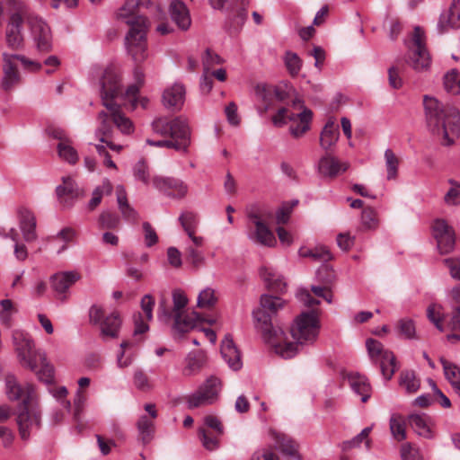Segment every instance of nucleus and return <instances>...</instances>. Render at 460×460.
<instances>
[{
    "instance_id": "44",
    "label": "nucleus",
    "mask_w": 460,
    "mask_h": 460,
    "mask_svg": "<svg viewBox=\"0 0 460 460\" xmlns=\"http://www.w3.org/2000/svg\"><path fill=\"white\" fill-rule=\"evenodd\" d=\"M137 427L138 430V436L140 440L144 444L149 443L155 433V422L147 415H142L139 417Z\"/></svg>"
},
{
    "instance_id": "12",
    "label": "nucleus",
    "mask_w": 460,
    "mask_h": 460,
    "mask_svg": "<svg viewBox=\"0 0 460 460\" xmlns=\"http://www.w3.org/2000/svg\"><path fill=\"white\" fill-rule=\"evenodd\" d=\"M224 434V427L221 420L215 415L209 414L204 417V425L199 428L198 435L202 446L208 451H214L219 447V438Z\"/></svg>"
},
{
    "instance_id": "34",
    "label": "nucleus",
    "mask_w": 460,
    "mask_h": 460,
    "mask_svg": "<svg viewBox=\"0 0 460 460\" xmlns=\"http://www.w3.org/2000/svg\"><path fill=\"white\" fill-rule=\"evenodd\" d=\"M260 276L269 289L276 292H283L285 290L286 282L276 270L263 266L260 269Z\"/></svg>"
},
{
    "instance_id": "22",
    "label": "nucleus",
    "mask_w": 460,
    "mask_h": 460,
    "mask_svg": "<svg viewBox=\"0 0 460 460\" xmlns=\"http://www.w3.org/2000/svg\"><path fill=\"white\" fill-rule=\"evenodd\" d=\"M270 435L275 448L286 457V460H303L299 453V446L293 438L277 431H271Z\"/></svg>"
},
{
    "instance_id": "59",
    "label": "nucleus",
    "mask_w": 460,
    "mask_h": 460,
    "mask_svg": "<svg viewBox=\"0 0 460 460\" xmlns=\"http://www.w3.org/2000/svg\"><path fill=\"white\" fill-rule=\"evenodd\" d=\"M448 183L452 186L446 193L444 200L447 205L453 206L460 203V183L453 179L448 180Z\"/></svg>"
},
{
    "instance_id": "38",
    "label": "nucleus",
    "mask_w": 460,
    "mask_h": 460,
    "mask_svg": "<svg viewBox=\"0 0 460 460\" xmlns=\"http://www.w3.org/2000/svg\"><path fill=\"white\" fill-rule=\"evenodd\" d=\"M121 325V320L118 313L108 315L100 324L102 338H116Z\"/></svg>"
},
{
    "instance_id": "19",
    "label": "nucleus",
    "mask_w": 460,
    "mask_h": 460,
    "mask_svg": "<svg viewBox=\"0 0 460 460\" xmlns=\"http://www.w3.org/2000/svg\"><path fill=\"white\" fill-rule=\"evenodd\" d=\"M432 228L440 253L452 252L455 247V232L453 228L443 219L435 220Z\"/></svg>"
},
{
    "instance_id": "63",
    "label": "nucleus",
    "mask_w": 460,
    "mask_h": 460,
    "mask_svg": "<svg viewBox=\"0 0 460 460\" xmlns=\"http://www.w3.org/2000/svg\"><path fill=\"white\" fill-rule=\"evenodd\" d=\"M401 456L402 460H423L420 450L412 447L410 443L402 445Z\"/></svg>"
},
{
    "instance_id": "55",
    "label": "nucleus",
    "mask_w": 460,
    "mask_h": 460,
    "mask_svg": "<svg viewBox=\"0 0 460 460\" xmlns=\"http://www.w3.org/2000/svg\"><path fill=\"white\" fill-rule=\"evenodd\" d=\"M285 65L292 76H296L301 70L302 60L294 52L288 51L285 54Z\"/></svg>"
},
{
    "instance_id": "36",
    "label": "nucleus",
    "mask_w": 460,
    "mask_h": 460,
    "mask_svg": "<svg viewBox=\"0 0 460 460\" xmlns=\"http://www.w3.org/2000/svg\"><path fill=\"white\" fill-rule=\"evenodd\" d=\"M348 378L352 391L361 396L362 402H366L371 396V386L367 377L358 373H351Z\"/></svg>"
},
{
    "instance_id": "58",
    "label": "nucleus",
    "mask_w": 460,
    "mask_h": 460,
    "mask_svg": "<svg viewBox=\"0 0 460 460\" xmlns=\"http://www.w3.org/2000/svg\"><path fill=\"white\" fill-rule=\"evenodd\" d=\"M179 221L181 222V226L187 234H190L192 232H196V227L198 225L196 214L190 211L183 212L180 216Z\"/></svg>"
},
{
    "instance_id": "57",
    "label": "nucleus",
    "mask_w": 460,
    "mask_h": 460,
    "mask_svg": "<svg viewBox=\"0 0 460 460\" xmlns=\"http://www.w3.org/2000/svg\"><path fill=\"white\" fill-rule=\"evenodd\" d=\"M296 113L289 111L288 108L279 109L276 115L272 117V122L277 127H281L288 123V121L296 122Z\"/></svg>"
},
{
    "instance_id": "62",
    "label": "nucleus",
    "mask_w": 460,
    "mask_h": 460,
    "mask_svg": "<svg viewBox=\"0 0 460 460\" xmlns=\"http://www.w3.org/2000/svg\"><path fill=\"white\" fill-rule=\"evenodd\" d=\"M250 460H280V458L279 455L273 451L272 447H266L255 450Z\"/></svg>"
},
{
    "instance_id": "35",
    "label": "nucleus",
    "mask_w": 460,
    "mask_h": 460,
    "mask_svg": "<svg viewBox=\"0 0 460 460\" xmlns=\"http://www.w3.org/2000/svg\"><path fill=\"white\" fill-rule=\"evenodd\" d=\"M340 137L339 126L330 118L320 134V146L324 150H329L336 145Z\"/></svg>"
},
{
    "instance_id": "24",
    "label": "nucleus",
    "mask_w": 460,
    "mask_h": 460,
    "mask_svg": "<svg viewBox=\"0 0 460 460\" xmlns=\"http://www.w3.org/2000/svg\"><path fill=\"white\" fill-rule=\"evenodd\" d=\"M97 119L99 125L96 128L95 135L99 140L102 143H105L107 146H109L113 151H121L123 149V146L116 145L111 140L113 131L112 125L116 126L111 115H109L106 111H100Z\"/></svg>"
},
{
    "instance_id": "14",
    "label": "nucleus",
    "mask_w": 460,
    "mask_h": 460,
    "mask_svg": "<svg viewBox=\"0 0 460 460\" xmlns=\"http://www.w3.org/2000/svg\"><path fill=\"white\" fill-rule=\"evenodd\" d=\"M25 17L37 49L42 52L51 50L52 34L49 25L41 18L31 13L29 11L28 16Z\"/></svg>"
},
{
    "instance_id": "37",
    "label": "nucleus",
    "mask_w": 460,
    "mask_h": 460,
    "mask_svg": "<svg viewBox=\"0 0 460 460\" xmlns=\"http://www.w3.org/2000/svg\"><path fill=\"white\" fill-rule=\"evenodd\" d=\"M249 238L264 246L272 247L276 244L274 234L264 223L256 222L254 233L250 234Z\"/></svg>"
},
{
    "instance_id": "45",
    "label": "nucleus",
    "mask_w": 460,
    "mask_h": 460,
    "mask_svg": "<svg viewBox=\"0 0 460 460\" xmlns=\"http://www.w3.org/2000/svg\"><path fill=\"white\" fill-rule=\"evenodd\" d=\"M440 363L447 380L451 384L455 390L460 386V367L456 364L449 362L445 358H440Z\"/></svg>"
},
{
    "instance_id": "16",
    "label": "nucleus",
    "mask_w": 460,
    "mask_h": 460,
    "mask_svg": "<svg viewBox=\"0 0 460 460\" xmlns=\"http://www.w3.org/2000/svg\"><path fill=\"white\" fill-rule=\"evenodd\" d=\"M151 126L153 131L162 137L182 135L186 131H190L187 120L181 117L171 119L165 117L156 118L153 120Z\"/></svg>"
},
{
    "instance_id": "61",
    "label": "nucleus",
    "mask_w": 460,
    "mask_h": 460,
    "mask_svg": "<svg viewBox=\"0 0 460 460\" xmlns=\"http://www.w3.org/2000/svg\"><path fill=\"white\" fill-rule=\"evenodd\" d=\"M98 223L101 228L113 229L119 226V218L116 214L103 211L99 217Z\"/></svg>"
},
{
    "instance_id": "21",
    "label": "nucleus",
    "mask_w": 460,
    "mask_h": 460,
    "mask_svg": "<svg viewBox=\"0 0 460 460\" xmlns=\"http://www.w3.org/2000/svg\"><path fill=\"white\" fill-rule=\"evenodd\" d=\"M56 193L59 203L65 208H72L75 201L83 195V191L69 176L62 178V184L56 188Z\"/></svg>"
},
{
    "instance_id": "11",
    "label": "nucleus",
    "mask_w": 460,
    "mask_h": 460,
    "mask_svg": "<svg viewBox=\"0 0 460 460\" xmlns=\"http://www.w3.org/2000/svg\"><path fill=\"white\" fill-rule=\"evenodd\" d=\"M221 389L222 384L219 378L214 376L208 377L196 392L188 396V407L194 409L213 404L217 401Z\"/></svg>"
},
{
    "instance_id": "1",
    "label": "nucleus",
    "mask_w": 460,
    "mask_h": 460,
    "mask_svg": "<svg viewBox=\"0 0 460 460\" xmlns=\"http://www.w3.org/2000/svg\"><path fill=\"white\" fill-rule=\"evenodd\" d=\"M6 395L11 401H21L16 408V423L20 438L28 441L31 434L41 427L39 396L31 384L21 385L13 375L5 377Z\"/></svg>"
},
{
    "instance_id": "30",
    "label": "nucleus",
    "mask_w": 460,
    "mask_h": 460,
    "mask_svg": "<svg viewBox=\"0 0 460 460\" xmlns=\"http://www.w3.org/2000/svg\"><path fill=\"white\" fill-rule=\"evenodd\" d=\"M172 318H173L172 328L179 333H185L196 329L201 323L200 315L194 311L183 312L172 316Z\"/></svg>"
},
{
    "instance_id": "50",
    "label": "nucleus",
    "mask_w": 460,
    "mask_h": 460,
    "mask_svg": "<svg viewBox=\"0 0 460 460\" xmlns=\"http://www.w3.org/2000/svg\"><path fill=\"white\" fill-rule=\"evenodd\" d=\"M372 429L373 425L363 429L359 434L344 443L345 448L358 447L361 443L364 442L366 448L369 450L371 448V439L369 438V434Z\"/></svg>"
},
{
    "instance_id": "40",
    "label": "nucleus",
    "mask_w": 460,
    "mask_h": 460,
    "mask_svg": "<svg viewBox=\"0 0 460 460\" xmlns=\"http://www.w3.org/2000/svg\"><path fill=\"white\" fill-rule=\"evenodd\" d=\"M256 93L259 98L266 102L264 111L270 109V102L272 100V96H274L278 101H283L285 99V93L272 85H258L256 88Z\"/></svg>"
},
{
    "instance_id": "42",
    "label": "nucleus",
    "mask_w": 460,
    "mask_h": 460,
    "mask_svg": "<svg viewBox=\"0 0 460 460\" xmlns=\"http://www.w3.org/2000/svg\"><path fill=\"white\" fill-rule=\"evenodd\" d=\"M170 139H164L166 148L174 149L179 152L187 153L190 145V131H186L182 135L176 134L169 136Z\"/></svg>"
},
{
    "instance_id": "6",
    "label": "nucleus",
    "mask_w": 460,
    "mask_h": 460,
    "mask_svg": "<svg viewBox=\"0 0 460 460\" xmlns=\"http://www.w3.org/2000/svg\"><path fill=\"white\" fill-rule=\"evenodd\" d=\"M319 329L318 314L314 309L301 313L294 320L290 332L293 339L296 341V342H292V344L297 347V352L302 345L313 343L316 340ZM281 343H291V341H287L284 336Z\"/></svg>"
},
{
    "instance_id": "43",
    "label": "nucleus",
    "mask_w": 460,
    "mask_h": 460,
    "mask_svg": "<svg viewBox=\"0 0 460 460\" xmlns=\"http://www.w3.org/2000/svg\"><path fill=\"white\" fill-rule=\"evenodd\" d=\"M38 378L46 383L50 384L54 379V367L47 360L46 355L43 352L40 354L37 360V369L33 371Z\"/></svg>"
},
{
    "instance_id": "20",
    "label": "nucleus",
    "mask_w": 460,
    "mask_h": 460,
    "mask_svg": "<svg viewBox=\"0 0 460 460\" xmlns=\"http://www.w3.org/2000/svg\"><path fill=\"white\" fill-rule=\"evenodd\" d=\"M172 303L173 307L172 312L165 306V301L162 299L159 303L157 311V318L164 323H169L172 316L180 314L185 311L188 304V298L183 291L175 289L172 291Z\"/></svg>"
},
{
    "instance_id": "64",
    "label": "nucleus",
    "mask_w": 460,
    "mask_h": 460,
    "mask_svg": "<svg viewBox=\"0 0 460 460\" xmlns=\"http://www.w3.org/2000/svg\"><path fill=\"white\" fill-rule=\"evenodd\" d=\"M134 385L142 391H147L152 388L149 378L142 370H136L133 376Z\"/></svg>"
},
{
    "instance_id": "41",
    "label": "nucleus",
    "mask_w": 460,
    "mask_h": 460,
    "mask_svg": "<svg viewBox=\"0 0 460 460\" xmlns=\"http://www.w3.org/2000/svg\"><path fill=\"white\" fill-rule=\"evenodd\" d=\"M450 298L454 305V309L448 326L452 331L460 332V284L451 289Z\"/></svg>"
},
{
    "instance_id": "49",
    "label": "nucleus",
    "mask_w": 460,
    "mask_h": 460,
    "mask_svg": "<svg viewBox=\"0 0 460 460\" xmlns=\"http://www.w3.org/2000/svg\"><path fill=\"white\" fill-rule=\"evenodd\" d=\"M386 168V178L387 180H395L398 175V168L400 164V159L394 153L392 149H386L384 154Z\"/></svg>"
},
{
    "instance_id": "54",
    "label": "nucleus",
    "mask_w": 460,
    "mask_h": 460,
    "mask_svg": "<svg viewBox=\"0 0 460 460\" xmlns=\"http://www.w3.org/2000/svg\"><path fill=\"white\" fill-rule=\"evenodd\" d=\"M217 302L215 290L211 288H206L201 290L198 296V306L200 308H210Z\"/></svg>"
},
{
    "instance_id": "5",
    "label": "nucleus",
    "mask_w": 460,
    "mask_h": 460,
    "mask_svg": "<svg viewBox=\"0 0 460 460\" xmlns=\"http://www.w3.org/2000/svg\"><path fill=\"white\" fill-rule=\"evenodd\" d=\"M101 99L106 112L111 115L118 129L129 135L133 132L132 121L121 112L120 105L115 100L122 94L120 75L113 66L107 67L101 78Z\"/></svg>"
},
{
    "instance_id": "32",
    "label": "nucleus",
    "mask_w": 460,
    "mask_h": 460,
    "mask_svg": "<svg viewBox=\"0 0 460 460\" xmlns=\"http://www.w3.org/2000/svg\"><path fill=\"white\" fill-rule=\"evenodd\" d=\"M349 168L348 163H341L330 155L323 156L318 163V171L323 176L335 177Z\"/></svg>"
},
{
    "instance_id": "18",
    "label": "nucleus",
    "mask_w": 460,
    "mask_h": 460,
    "mask_svg": "<svg viewBox=\"0 0 460 460\" xmlns=\"http://www.w3.org/2000/svg\"><path fill=\"white\" fill-rule=\"evenodd\" d=\"M154 187L168 197L182 199L187 195L188 185L181 180L173 177L153 178Z\"/></svg>"
},
{
    "instance_id": "33",
    "label": "nucleus",
    "mask_w": 460,
    "mask_h": 460,
    "mask_svg": "<svg viewBox=\"0 0 460 460\" xmlns=\"http://www.w3.org/2000/svg\"><path fill=\"white\" fill-rule=\"evenodd\" d=\"M172 20L181 30H187L190 26L191 19L186 4L179 0H174L170 4Z\"/></svg>"
},
{
    "instance_id": "53",
    "label": "nucleus",
    "mask_w": 460,
    "mask_h": 460,
    "mask_svg": "<svg viewBox=\"0 0 460 460\" xmlns=\"http://www.w3.org/2000/svg\"><path fill=\"white\" fill-rule=\"evenodd\" d=\"M444 86L446 91L449 93H460V78L458 72L456 69H453L445 75Z\"/></svg>"
},
{
    "instance_id": "47",
    "label": "nucleus",
    "mask_w": 460,
    "mask_h": 460,
    "mask_svg": "<svg viewBox=\"0 0 460 460\" xmlns=\"http://www.w3.org/2000/svg\"><path fill=\"white\" fill-rule=\"evenodd\" d=\"M390 430L394 439L402 441L406 438V423L402 416L393 414L390 418Z\"/></svg>"
},
{
    "instance_id": "29",
    "label": "nucleus",
    "mask_w": 460,
    "mask_h": 460,
    "mask_svg": "<svg viewBox=\"0 0 460 460\" xmlns=\"http://www.w3.org/2000/svg\"><path fill=\"white\" fill-rule=\"evenodd\" d=\"M221 355L230 368L239 370L242 366L241 354L230 335H226L221 343Z\"/></svg>"
},
{
    "instance_id": "56",
    "label": "nucleus",
    "mask_w": 460,
    "mask_h": 460,
    "mask_svg": "<svg viewBox=\"0 0 460 460\" xmlns=\"http://www.w3.org/2000/svg\"><path fill=\"white\" fill-rule=\"evenodd\" d=\"M361 222L367 229L377 228L379 224L377 212L372 208H364L361 214Z\"/></svg>"
},
{
    "instance_id": "60",
    "label": "nucleus",
    "mask_w": 460,
    "mask_h": 460,
    "mask_svg": "<svg viewBox=\"0 0 460 460\" xmlns=\"http://www.w3.org/2000/svg\"><path fill=\"white\" fill-rule=\"evenodd\" d=\"M397 327L400 331V335L405 339H416L415 324L411 319H401L398 322Z\"/></svg>"
},
{
    "instance_id": "4",
    "label": "nucleus",
    "mask_w": 460,
    "mask_h": 460,
    "mask_svg": "<svg viewBox=\"0 0 460 460\" xmlns=\"http://www.w3.org/2000/svg\"><path fill=\"white\" fill-rule=\"evenodd\" d=\"M151 0H127L118 12V17L130 26L126 36V47L136 63H142L147 58L146 31L148 22L143 16L136 15L138 5L147 6Z\"/></svg>"
},
{
    "instance_id": "2",
    "label": "nucleus",
    "mask_w": 460,
    "mask_h": 460,
    "mask_svg": "<svg viewBox=\"0 0 460 460\" xmlns=\"http://www.w3.org/2000/svg\"><path fill=\"white\" fill-rule=\"evenodd\" d=\"M261 308L253 311V319L256 328L261 332L262 337L274 351L283 358H291L297 353V347L292 343H284V332L279 327L272 324L271 317L279 310L284 308L285 301L271 295H261L260 299Z\"/></svg>"
},
{
    "instance_id": "3",
    "label": "nucleus",
    "mask_w": 460,
    "mask_h": 460,
    "mask_svg": "<svg viewBox=\"0 0 460 460\" xmlns=\"http://www.w3.org/2000/svg\"><path fill=\"white\" fill-rule=\"evenodd\" d=\"M426 124L429 131L442 138L444 146L455 143L460 136V113L451 106L444 105L437 98L423 96Z\"/></svg>"
},
{
    "instance_id": "9",
    "label": "nucleus",
    "mask_w": 460,
    "mask_h": 460,
    "mask_svg": "<svg viewBox=\"0 0 460 460\" xmlns=\"http://www.w3.org/2000/svg\"><path fill=\"white\" fill-rule=\"evenodd\" d=\"M366 347L371 361L379 365L383 376L386 380L391 379L397 369L394 353L385 349L380 341L371 338L366 341Z\"/></svg>"
},
{
    "instance_id": "46",
    "label": "nucleus",
    "mask_w": 460,
    "mask_h": 460,
    "mask_svg": "<svg viewBox=\"0 0 460 460\" xmlns=\"http://www.w3.org/2000/svg\"><path fill=\"white\" fill-rule=\"evenodd\" d=\"M410 424L415 432L426 438H431L433 437L430 426L425 416L413 414L410 416Z\"/></svg>"
},
{
    "instance_id": "8",
    "label": "nucleus",
    "mask_w": 460,
    "mask_h": 460,
    "mask_svg": "<svg viewBox=\"0 0 460 460\" xmlns=\"http://www.w3.org/2000/svg\"><path fill=\"white\" fill-rule=\"evenodd\" d=\"M3 77L1 79V87L4 91H10L19 84L21 76L17 69V61H20L26 68L32 71L39 70L41 67L40 63L29 60L22 55L3 52Z\"/></svg>"
},
{
    "instance_id": "39",
    "label": "nucleus",
    "mask_w": 460,
    "mask_h": 460,
    "mask_svg": "<svg viewBox=\"0 0 460 460\" xmlns=\"http://www.w3.org/2000/svg\"><path fill=\"white\" fill-rule=\"evenodd\" d=\"M113 190V186L110 180L104 179L101 185L97 186L92 193V198L87 204L89 211L94 210L102 202V197L111 195Z\"/></svg>"
},
{
    "instance_id": "25",
    "label": "nucleus",
    "mask_w": 460,
    "mask_h": 460,
    "mask_svg": "<svg viewBox=\"0 0 460 460\" xmlns=\"http://www.w3.org/2000/svg\"><path fill=\"white\" fill-rule=\"evenodd\" d=\"M292 106L295 109H302V111L296 113V121L299 123L296 126L290 127V133L294 137H301L305 133L310 129V123L313 118V112L311 110L305 108L303 102L300 100L293 102Z\"/></svg>"
},
{
    "instance_id": "52",
    "label": "nucleus",
    "mask_w": 460,
    "mask_h": 460,
    "mask_svg": "<svg viewBox=\"0 0 460 460\" xmlns=\"http://www.w3.org/2000/svg\"><path fill=\"white\" fill-rule=\"evenodd\" d=\"M185 256L187 262H189L194 269H199L205 264L204 253L192 245H188L185 248Z\"/></svg>"
},
{
    "instance_id": "13",
    "label": "nucleus",
    "mask_w": 460,
    "mask_h": 460,
    "mask_svg": "<svg viewBox=\"0 0 460 460\" xmlns=\"http://www.w3.org/2000/svg\"><path fill=\"white\" fill-rule=\"evenodd\" d=\"M407 63L416 71L426 70L430 65V57L425 48L424 31L419 26L414 28Z\"/></svg>"
},
{
    "instance_id": "17",
    "label": "nucleus",
    "mask_w": 460,
    "mask_h": 460,
    "mask_svg": "<svg viewBox=\"0 0 460 460\" xmlns=\"http://www.w3.org/2000/svg\"><path fill=\"white\" fill-rule=\"evenodd\" d=\"M80 279V274L75 270L62 271L54 274L50 279L56 297L65 302L68 298V290L77 280Z\"/></svg>"
},
{
    "instance_id": "27",
    "label": "nucleus",
    "mask_w": 460,
    "mask_h": 460,
    "mask_svg": "<svg viewBox=\"0 0 460 460\" xmlns=\"http://www.w3.org/2000/svg\"><path fill=\"white\" fill-rule=\"evenodd\" d=\"M53 137L59 140L57 149L59 157L70 164H75L78 161V154L72 146V141L61 131L54 130Z\"/></svg>"
},
{
    "instance_id": "28",
    "label": "nucleus",
    "mask_w": 460,
    "mask_h": 460,
    "mask_svg": "<svg viewBox=\"0 0 460 460\" xmlns=\"http://www.w3.org/2000/svg\"><path fill=\"white\" fill-rule=\"evenodd\" d=\"M460 27V0H453L450 8L440 15L438 29L440 33Z\"/></svg>"
},
{
    "instance_id": "26",
    "label": "nucleus",
    "mask_w": 460,
    "mask_h": 460,
    "mask_svg": "<svg viewBox=\"0 0 460 460\" xmlns=\"http://www.w3.org/2000/svg\"><path fill=\"white\" fill-rule=\"evenodd\" d=\"M207 358L202 350H193L184 358V367L181 375L184 377H191L198 375L206 365Z\"/></svg>"
},
{
    "instance_id": "51",
    "label": "nucleus",
    "mask_w": 460,
    "mask_h": 460,
    "mask_svg": "<svg viewBox=\"0 0 460 460\" xmlns=\"http://www.w3.org/2000/svg\"><path fill=\"white\" fill-rule=\"evenodd\" d=\"M443 308L439 305H430L427 309V316L429 320L436 326L439 332H445L443 325Z\"/></svg>"
},
{
    "instance_id": "48",
    "label": "nucleus",
    "mask_w": 460,
    "mask_h": 460,
    "mask_svg": "<svg viewBox=\"0 0 460 460\" xmlns=\"http://www.w3.org/2000/svg\"><path fill=\"white\" fill-rule=\"evenodd\" d=\"M400 385L408 394L416 393L420 385V380L417 378L414 371H402L400 376Z\"/></svg>"
},
{
    "instance_id": "10",
    "label": "nucleus",
    "mask_w": 460,
    "mask_h": 460,
    "mask_svg": "<svg viewBox=\"0 0 460 460\" xmlns=\"http://www.w3.org/2000/svg\"><path fill=\"white\" fill-rule=\"evenodd\" d=\"M12 338L20 364L23 367L36 371L38 357L43 352L35 349L33 341L29 334L22 331H13Z\"/></svg>"
},
{
    "instance_id": "23",
    "label": "nucleus",
    "mask_w": 460,
    "mask_h": 460,
    "mask_svg": "<svg viewBox=\"0 0 460 460\" xmlns=\"http://www.w3.org/2000/svg\"><path fill=\"white\" fill-rule=\"evenodd\" d=\"M19 227L25 242L31 243L37 240L36 217L32 211L25 207H19L16 210Z\"/></svg>"
},
{
    "instance_id": "15",
    "label": "nucleus",
    "mask_w": 460,
    "mask_h": 460,
    "mask_svg": "<svg viewBox=\"0 0 460 460\" xmlns=\"http://www.w3.org/2000/svg\"><path fill=\"white\" fill-rule=\"evenodd\" d=\"M134 332L132 341H124L120 344V352L117 358L118 367L120 368L128 367L133 358L131 355L125 356L126 349L132 348L133 346L140 343L144 340V334L149 330L148 324L144 322L141 314L134 315Z\"/></svg>"
},
{
    "instance_id": "31",
    "label": "nucleus",
    "mask_w": 460,
    "mask_h": 460,
    "mask_svg": "<svg viewBox=\"0 0 460 460\" xmlns=\"http://www.w3.org/2000/svg\"><path fill=\"white\" fill-rule=\"evenodd\" d=\"M185 100V88L183 84L175 83L166 88L163 93V102L167 108L180 110Z\"/></svg>"
},
{
    "instance_id": "7",
    "label": "nucleus",
    "mask_w": 460,
    "mask_h": 460,
    "mask_svg": "<svg viewBox=\"0 0 460 460\" xmlns=\"http://www.w3.org/2000/svg\"><path fill=\"white\" fill-rule=\"evenodd\" d=\"M25 16H28L27 5L21 2L15 3L4 32L5 46L11 50L18 51L24 48L22 24L26 20Z\"/></svg>"
}]
</instances>
